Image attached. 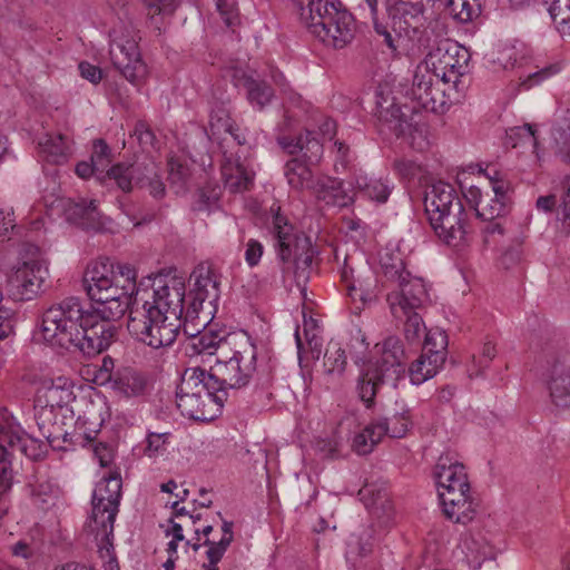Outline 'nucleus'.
<instances>
[{"label":"nucleus","mask_w":570,"mask_h":570,"mask_svg":"<svg viewBox=\"0 0 570 570\" xmlns=\"http://www.w3.org/2000/svg\"><path fill=\"white\" fill-rule=\"evenodd\" d=\"M106 382L115 393L126 399L142 396L148 389L147 375L130 366L109 373Z\"/></svg>","instance_id":"25"},{"label":"nucleus","mask_w":570,"mask_h":570,"mask_svg":"<svg viewBox=\"0 0 570 570\" xmlns=\"http://www.w3.org/2000/svg\"><path fill=\"white\" fill-rule=\"evenodd\" d=\"M65 215L68 222L82 229L98 230L102 226L96 200L69 202L65 207Z\"/></svg>","instance_id":"31"},{"label":"nucleus","mask_w":570,"mask_h":570,"mask_svg":"<svg viewBox=\"0 0 570 570\" xmlns=\"http://www.w3.org/2000/svg\"><path fill=\"white\" fill-rule=\"evenodd\" d=\"M220 198L219 187H204L197 193V198L193 204L195 212H210L217 207Z\"/></svg>","instance_id":"54"},{"label":"nucleus","mask_w":570,"mask_h":570,"mask_svg":"<svg viewBox=\"0 0 570 570\" xmlns=\"http://www.w3.org/2000/svg\"><path fill=\"white\" fill-rule=\"evenodd\" d=\"M439 3V7H443L461 23L472 21L480 12L479 0H442Z\"/></svg>","instance_id":"43"},{"label":"nucleus","mask_w":570,"mask_h":570,"mask_svg":"<svg viewBox=\"0 0 570 570\" xmlns=\"http://www.w3.org/2000/svg\"><path fill=\"white\" fill-rule=\"evenodd\" d=\"M301 22L325 46L343 49L356 32L353 14L340 0H298Z\"/></svg>","instance_id":"2"},{"label":"nucleus","mask_w":570,"mask_h":570,"mask_svg":"<svg viewBox=\"0 0 570 570\" xmlns=\"http://www.w3.org/2000/svg\"><path fill=\"white\" fill-rule=\"evenodd\" d=\"M347 364L345 351L338 343H330L324 355V368L327 376L341 377Z\"/></svg>","instance_id":"46"},{"label":"nucleus","mask_w":570,"mask_h":570,"mask_svg":"<svg viewBox=\"0 0 570 570\" xmlns=\"http://www.w3.org/2000/svg\"><path fill=\"white\" fill-rule=\"evenodd\" d=\"M220 278L218 269L209 262H203L194 268L190 275V279H194V287L188 294L186 322L200 320V314H203V325L208 324L209 316L216 309L220 297Z\"/></svg>","instance_id":"11"},{"label":"nucleus","mask_w":570,"mask_h":570,"mask_svg":"<svg viewBox=\"0 0 570 570\" xmlns=\"http://www.w3.org/2000/svg\"><path fill=\"white\" fill-rule=\"evenodd\" d=\"M96 315H88L81 301L67 297L50 306L42 315L41 331L43 338L52 345L70 352H80L91 357L108 348L105 333L110 327L105 323H96Z\"/></svg>","instance_id":"1"},{"label":"nucleus","mask_w":570,"mask_h":570,"mask_svg":"<svg viewBox=\"0 0 570 570\" xmlns=\"http://www.w3.org/2000/svg\"><path fill=\"white\" fill-rule=\"evenodd\" d=\"M546 385L556 407L570 409V352H559L549 362L544 373Z\"/></svg>","instance_id":"20"},{"label":"nucleus","mask_w":570,"mask_h":570,"mask_svg":"<svg viewBox=\"0 0 570 570\" xmlns=\"http://www.w3.org/2000/svg\"><path fill=\"white\" fill-rule=\"evenodd\" d=\"M222 531L223 537L219 541L216 542L212 541L210 539H205L204 541V546L208 548L206 551L208 562L203 563L204 570H219L217 564L234 540L232 521L224 520L222 524Z\"/></svg>","instance_id":"37"},{"label":"nucleus","mask_w":570,"mask_h":570,"mask_svg":"<svg viewBox=\"0 0 570 570\" xmlns=\"http://www.w3.org/2000/svg\"><path fill=\"white\" fill-rule=\"evenodd\" d=\"M448 459L441 458L435 469V479L438 484V491L456 488V487H466L468 474L465 472V466L459 462H450L448 464Z\"/></svg>","instance_id":"35"},{"label":"nucleus","mask_w":570,"mask_h":570,"mask_svg":"<svg viewBox=\"0 0 570 570\" xmlns=\"http://www.w3.org/2000/svg\"><path fill=\"white\" fill-rule=\"evenodd\" d=\"M381 267L387 281L399 285L410 277V272L405 269V264L399 254H386L381 257Z\"/></svg>","instance_id":"47"},{"label":"nucleus","mask_w":570,"mask_h":570,"mask_svg":"<svg viewBox=\"0 0 570 570\" xmlns=\"http://www.w3.org/2000/svg\"><path fill=\"white\" fill-rule=\"evenodd\" d=\"M75 399L71 383L66 377L43 382L35 399V409L59 411L61 416L72 414L69 403Z\"/></svg>","instance_id":"21"},{"label":"nucleus","mask_w":570,"mask_h":570,"mask_svg":"<svg viewBox=\"0 0 570 570\" xmlns=\"http://www.w3.org/2000/svg\"><path fill=\"white\" fill-rule=\"evenodd\" d=\"M405 360L402 341L396 336H389L382 344L381 357L363 366L357 379L356 391L367 409L374 405L375 397L383 385L392 382L395 386L405 371Z\"/></svg>","instance_id":"6"},{"label":"nucleus","mask_w":570,"mask_h":570,"mask_svg":"<svg viewBox=\"0 0 570 570\" xmlns=\"http://www.w3.org/2000/svg\"><path fill=\"white\" fill-rule=\"evenodd\" d=\"M497 356V345L492 341H487L483 344L481 354L478 360H475V365L479 366V372L476 375H482L485 367H488L489 363Z\"/></svg>","instance_id":"63"},{"label":"nucleus","mask_w":570,"mask_h":570,"mask_svg":"<svg viewBox=\"0 0 570 570\" xmlns=\"http://www.w3.org/2000/svg\"><path fill=\"white\" fill-rule=\"evenodd\" d=\"M278 145L291 155L302 154V160L307 165L320 164L323 157V145L313 131L306 130L297 138L278 137Z\"/></svg>","instance_id":"26"},{"label":"nucleus","mask_w":570,"mask_h":570,"mask_svg":"<svg viewBox=\"0 0 570 570\" xmlns=\"http://www.w3.org/2000/svg\"><path fill=\"white\" fill-rule=\"evenodd\" d=\"M131 305V299H116L115 302H107V304H97V307L94 311L88 309V315H96V322H94L92 326L96 323H105L110 327V331L104 334V336L110 334V337H108V347L115 341L117 335V327L111 323V321L120 318L127 311H130Z\"/></svg>","instance_id":"33"},{"label":"nucleus","mask_w":570,"mask_h":570,"mask_svg":"<svg viewBox=\"0 0 570 570\" xmlns=\"http://www.w3.org/2000/svg\"><path fill=\"white\" fill-rule=\"evenodd\" d=\"M6 444L12 452L18 451L31 460H38L43 454L35 439L21 436L0 423V494L10 489L12 481L10 452Z\"/></svg>","instance_id":"15"},{"label":"nucleus","mask_w":570,"mask_h":570,"mask_svg":"<svg viewBox=\"0 0 570 570\" xmlns=\"http://www.w3.org/2000/svg\"><path fill=\"white\" fill-rule=\"evenodd\" d=\"M83 286L90 299L96 304L131 299L127 292L118 287V284L112 283V264L108 261L95 262L88 266L83 276Z\"/></svg>","instance_id":"17"},{"label":"nucleus","mask_w":570,"mask_h":570,"mask_svg":"<svg viewBox=\"0 0 570 570\" xmlns=\"http://www.w3.org/2000/svg\"><path fill=\"white\" fill-rule=\"evenodd\" d=\"M377 431L373 423H370L361 433L356 434L353 440V449L360 455L368 454L373 448L382 440L376 438Z\"/></svg>","instance_id":"53"},{"label":"nucleus","mask_w":570,"mask_h":570,"mask_svg":"<svg viewBox=\"0 0 570 570\" xmlns=\"http://www.w3.org/2000/svg\"><path fill=\"white\" fill-rule=\"evenodd\" d=\"M445 517L456 523H466L473 518V502L470 498V484L439 491Z\"/></svg>","instance_id":"24"},{"label":"nucleus","mask_w":570,"mask_h":570,"mask_svg":"<svg viewBox=\"0 0 570 570\" xmlns=\"http://www.w3.org/2000/svg\"><path fill=\"white\" fill-rule=\"evenodd\" d=\"M148 13L155 14H171L178 7L179 0H142Z\"/></svg>","instance_id":"61"},{"label":"nucleus","mask_w":570,"mask_h":570,"mask_svg":"<svg viewBox=\"0 0 570 570\" xmlns=\"http://www.w3.org/2000/svg\"><path fill=\"white\" fill-rule=\"evenodd\" d=\"M380 119L384 121L387 129L396 137L403 136L410 127L405 115L400 106L393 104L390 108L380 112Z\"/></svg>","instance_id":"50"},{"label":"nucleus","mask_w":570,"mask_h":570,"mask_svg":"<svg viewBox=\"0 0 570 570\" xmlns=\"http://www.w3.org/2000/svg\"><path fill=\"white\" fill-rule=\"evenodd\" d=\"M91 160L101 169L104 177H108L106 168L110 163V148L104 139H96L92 146Z\"/></svg>","instance_id":"59"},{"label":"nucleus","mask_w":570,"mask_h":570,"mask_svg":"<svg viewBox=\"0 0 570 570\" xmlns=\"http://www.w3.org/2000/svg\"><path fill=\"white\" fill-rule=\"evenodd\" d=\"M393 167L402 178L406 179L414 178L421 171V166L416 161L405 158L396 159Z\"/></svg>","instance_id":"62"},{"label":"nucleus","mask_w":570,"mask_h":570,"mask_svg":"<svg viewBox=\"0 0 570 570\" xmlns=\"http://www.w3.org/2000/svg\"><path fill=\"white\" fill-rule=\"evenodd\" d=\"M236 342H223L216 363L210 368L214 384L218 385L219 393H227L228 389H240L247 385L253 374L258 371L256 366V347L245 340L239 348Z\"/></svg>","instance_id":"8"},{"label":"nucleus","mask_w":570,"mask_h":570,"mask_svg":"<svg viewBox=\"0 0 570 570\" xmlns=\"http://www.w3.org/2000/svg\"><path fill=\"white\" fill-rule=\"evenodd\" d=\"M471 53L451 39L440 40L426 55L425 65L434 72L438 82L448 86L452 100H463L469 87Z\"/></svg>","instance_id":"7"},{"label":"nucleus","mask_w":570,"mask_h":570,"mask_svg":"<svg viewBox=\"0 0 570 570\" xmlns=\"http://www.w3.org/2000/svg\"><path fill=\"white\" fill-rule=\"evenodd\" d=\"M228 393L215 395H176L177 407L181 415L195 420L207 422L216 419L227 400Z\"/></svg>","instance_id":"22"},{"label":"nucleus","mask_w":570,"mask_h":570,"mask_svg":"<svg viewBox=\"0 0 570 570\" xmlns=\"http://www.w3.org/2000/svg\"><path fill=\"white\" fill-rule=\"evenodd\" d=\"M269 233L274 239V247L277 257L282 264L284 274H293L296 283H306L309 278L311 266L315 256V249L311 238L297 227H295L288 218L279 212V207L274 210Z\"/></svg>","instance_id":"5"},{"label":"nucleus","mask_w":570,"mask_h":570,"mask_svg":"<svg viewBox=\"0 0 570 570\" xmlns=\"http://www.w3.org/2000/svg\"><path fill=\"white\" fill-rule=\"evenodd\" d=\"M186 287L181 278L171 277L168 281L158 278L154 282L151 301H144L141 305L164 312L173 317L175 322H181L186 315L185 308Z\"/></svg>","instance_id":"18"},{"label":"nucleus","mask_w":570,"mask_h":570,"mask_svg":"<svg viewBox=\"0 0 570 570\" xmlns=\"http://www.w3.org/2000/svg\"><path fill=\"white\" fill-rule=\"evenodd\" d=\"M139 39L138 31L131 24H121L110 32L109 55L112 66L136 87L141 86L148 75L139 50Z\"/></svg>","instance_id":"10"},{"label":"nucleus","mask_w":570,"mask_h":570,"mask_svg":"<svg viewBox=\"0 0 570 570\" xmlns=\"http://www.w3.org/2000/svg\"><path fill=\"white\" fill-rule=\"evenodd\" d=\"M101 425V420L96 419L91 422V413H85L76 422V429L79 431L77 434L82 440L91 442L96 439Z\"/></svg>","instance_id":"57"},{"label":"nucleus","mask_w":570,"mask_h":570,"mask_svg":"<svg viewBox=\"0 0 570 570\" xmlns=\"http://www.w3.org/2000/svg\"><path fill=\"white\" fill-rule=\"evenodd\" d=\"M530 48L519 39H509L501 48V67L514 69L528 66L530 60Z\"/></svg>","instance_id":"38"},{"label":"nucleus","mask_w":570,"mask_h":570,"mask_svg":"<svg viewBox=\"0 0 570 570\" xmlns=\"http://www.w3.org/2000/svg\"><path fill=\"white\" fill-rule=\"evenodd\" d=\"M410 96L421 108L440 114L444 112L451 105L462 101L452 100L448 95V86L438 82L436 76L428 66L423 69L419 67L415 70Z\"/></svg>","instance_id":"14"},{"label":"nucleus","mask_w":570,"mask_h":570,"mask_svg":"<svg viewBox=\"0 0 570 570\" xmlns=\"http://www.w3.org/2000/svg\"><path fill=\"white\" fill-rule=\"evenodd\" d=\"M243 85L248 102L258 110H263L274 98V89L265 80L248 76Z\"/></svg>","instance_id":"40"},{"label":"nucleus","mask_w":570,"mask_h":570,"mask_svg":"<svg viewBox=\"0 0 570 570\" xmlns=\"http://www.w3.org/2000/svg\"><path fill=\"white\" fill-rule=\"evenodd\" d=\"M372 551L371 535L365 532L363 535H353L347 543L346 557L353 560L357 557H366Z\"/></svg>","instance_id":"58"},{"label":"nucleus","mask_w":570,"mask_h":570,"mask_svg":"<svg viewBox=\"0 0 570 570\" xmlns=\"http://www.w3.org/2000/svg\"><path fill=\"white\" fill-rule=\"evenodd\" d=\"M470 173L476 170L478 175L485 176L491 185L494 193V197L491 199H483L478 187H470V202L474 203V210L478 219L482 223L480 232L483 238V246L485 248L497 247L495 234L499 232V169L495 166H487L483 169L479 165H470L468 167Z\"/></svg>","instance_id":"13"},{"label":"nucleus","mask_w":570,"mask_h":570,"mask_svg":"<svg viewBox=\"0 0 570 570\" xmlns=\"http://www.w3.org/2000/svg\"><path fill=\"white\" fill-rule=\"evenodd\" d=\"M402 321L404 322L403 333L406 342L410 345L420 346L421 337H425V333L429 332L421 313H407Z\"/></svg>","instance_id":"49"},{"label":"nucleus","mask_w":570,"mask_h":570,"mask_svg":"<svg viewBox=\"0 0 570 570\" xmlns=\"http://www.w3.org/2000/svg\"><path fill=\"white\" fill-rule=\"evenodd\" d=\"M225 186L232 193L248 190L254 183V173L239 158L225 157L222 164Z\"/></svg>","instance_id":"32"},{"label":"nucleus","mask_w":570,"mask_h":570,"mask_svg":"<svg viewBox=\"0 0 570 570\" xmlns=\"http://www.w3.org/2000/svg\"><path fill=\"white\" fill-rule=\"evenodd\" d=\"M264 253L263 245L256 239H249L246 244L245 261L250 266H256Z\"/></svg>","instance_id":"64"},{"label":"nucleus","mask_w":570,"mask_h":570,"mask_svg":"<svg viewBox=\"0 0 570 570\" xmlns=\"http://www.w3.org/2000/svg\"><path fill=\"white\" fill-rule=\"evenodd\" d=\"M424 212L440 240L450 246H459L465 239V210L454 187L438 181L424 191Z\"/></svg>","instance_id":"4"},{"label":"nucleus","mask_w":570,"mask_h":570,"mask_svg":"<svg viewBox=\"0 0 570 570\" xmlns=\"http://www.w3.org/2000/svg\"><path fill=\"white\" fill-rule=\"evenodd\" d=\"M137 272L129 264H112V283L127 292L128 295L137 293Z\"/></svg>","instance_id":"51"},{"label":"nucleus","mask_w":570,"mask_h":570,"mask_svg":"<svg viewBox=\"0 0 570 570\" xmlns=\"http://www.w3.org/2000/svg\"><path fill=\"white\" fill-rule=\"evenodd\" d=\"M40 153L46 160L51 164H62L67 161L69 147L62 135H47L43 141L39 142Z\"/></svg>","instance_id":"41"},{"label":"nucleus","mask_w":570,"mask_h":570,"mask_svg":"<svg viewBox=\"0 0 570 570\" xmlns=\"http://www.w3.org/2000/svg\"><path fill=\"white\" fill-rule=\"evenodd\" d=\"M397 286L399 291L391 292L386 298L395 320H403L407 313H421L430 303V295L422 278L410 275Z\"/></svg>","instance_id":"16"},{"label":"nucleus","mask_w":570,"mask_h":570,"mask_svg":"<svg viewBox=\"0 0 570 570\" xmlns=\"http://www.w3.org/2000/svg\"><path fill=\"white\" fill-rule=\"evenodd\" d=\"M372 423L377 431L376 438L386 435L393 439L404 438L413 424L411 410L405 405L394 410L390 415L374 420Z\"/></svg>","instance_id":"30"},{"label":"nucleus","mask_w":570,"mask_h":570,"mask_svg":"<svg viewBox=\"0 0 570 570\" xmlns=\"http://www.w3.org/2000/svg\"><path fill=\"white\" fill-rule=\"evenodd\" d=\"M373 275L370 273V277L365 281H361L357 277V283H351L346 288L347 295L352 298L353 302L357 299L363 304L371 302L374 298L373 292Z\"/></svg>","instance_id":"56"},{"label":"nucleus","mask_w":570,"mask_h":570,"mask_svg":"<svg viewBox=\"0 0 570 570\" xmlns=\"http://www.w3.org/2000/svg\"><path fill=\"white\" fill-rule=\"evenodd\" d=\"M558 200L559 219L564 226H567V232L570 233V175L561 183V193L559 197L554 194L540 196L537 199L535 206L539 210L550 213L557 207Z\"/></svg>","instance_id":"34"},{"label":"nucleus","mask_w":570,"mask_h":570,"mask_svg":"<svg viewBox=\"0 0 570 570\" xmlns=\"http://www.w3.org/2000/svg\"><path fill=\"white\" fill-rule=\"evenodd\" d=\"M371 509V514L375 518L380 525L387 527L394 515L393 505L386 495H381L379 493L377 498L373 500Z\"/></svg>","instance_id":"55"},{"label":"nucleus","mask_w":570,"mask_h":570,"mask_svg":"<svg viewBox=\"0 0 570 570\" xmlns=\"http://www.w3.org/2000/svg\"><path fill=\"white\" fill-rule=\"evenodd\" d=\"M35 419L39 435L47 440L52 448H60L58 443H72L73 435L68 432V425L72 422V414L61 416L59 411L35 409Z\"/></svg>","instance_id":"23"},{"label":"nucleus","mask_w":570,"mask_h":570,"mask_svg":"<svg viewBox=\"0 0 570 570\" xmlns=\"http://www.w3.org/2000/svg\"><path fill=\"white\" fill-rule=\"evenodd\" d=\"M181 322H175L171 316L157 308L153 311L140 305L135 298L129 311L127 328L138 342L154 348L171 346L178 334Z\"/></svg>","instance_id":"9"},{"label":"nucleus","mask_w":570,"mask_h":570,"mask_svg":"<svg viewBox=\"0 0 570 570\" xmlns=\"http://www.w3.org/2000/svg\"><path fill=\"white\" fill-rule=\"evenodd\" d=\"M154 165L144 163H118L109 168L107 175L109 179L116 181L117 186L125 193L132 189L134 185L142 184L148 180L150 194L155 198H161L165 195V185L156 178Z\"/></svg>","instance_id":"19"},{"label":"nucleus","mask_w":570,"mask_h":570,"mask_svg":"<svg viewBox=\"0 0 570 570\" xmlns=\"http://www.w3.org/2000/svg\"><path fill=\"white\" fill-rule=\"evenodd\" d=\"M556 154L563 163L570 164V128H557L553 134Z\"/></svg>","instance_id":"60"},{"label":"nucleus","mask_w":570,"mask_h":570,"mask_svg":"<svg viewBox=\"0 0 570 570\" xmlns=\"http://www.w3.org/2000/svg\"><path fill=\"white\" fill-rule=\"evenodd\" d=\"M213 382V377L206 370L200 367L187 368L176 389V395L194 394L199 397V395L218 394V385Z\"/></svg>","instance_id":"28"},{"label":"nucleus","mask_w":570,"mask_h":570,"mask_svg":"<svg viewBox=\"0 0 570 570\" xmlns=\"http://www.w3.org/2000/svg\"><path fill=\"white\" fill-rule=\"evenodd\" d=\"M313 191L318 200L330 206L347 207L354 203V194L345 189L344 183L338 178L318 179Z\"/></svg>","instance_id":"29"},{"label":"nucleus","mask_w":570,"mask_h":570,"mask_svg":"<svg viewBox=\"0 0 570 570\" xmlns=\"http://www.w3.org/2000/svg\"><path fill=\"white\" fill-rule=\"evenodd\" d=\"M284 175L287 184L295 190L313 189L316 184L311 170V165H307L297 157L286 161Z\"/></svg>","instance_id":"36"},{"label":"nucleus","mask_w":570,"mask_h":570,"mask_svg":"<svg viewBox=\"0 0 570 570\" xmlns=\"http://www.w3.org/2000/svg\"><path fill=\"white\" fill-rule=\"evenodd\" d=\"M558 31L570 36V0H542Z\"/></svg>","instance_id":"44"},{"label":"nucleus","mask_w":570,"mask_h":570,"mask_svg":"<svg viewBox=\"0 0 570 570\" xmlns=\"http://www.w3.org/2000/svg\"><path fill=\"white\" fill-rule=\"evenodd\" d=\"M47 276L48 267L40 257L39 247L26 244L22 262L18 263L8 277V292L14 301H30L39 293Z\"/></svg>","instance_id":"12"},{"label":"nucleus","mask_w":570,"mask_h":570,"mask_svg":"<svg viewBox=\"0 0 570 570\" xmlns=\"http://www.w3.org/2000/svg\"><path fill=\"white\" fill-rule=\"evenodd\" d=\"M443 365L440 354L432 357L422 352L409 368L410 380L413 384L420 385L435 376Z\"/></svg>","instance_id":"39"},{"label":"nucleus","mask_w":570,"mask_h":570,"mask_svg":"<svg viewBox=\"0 0 570 570\" xmlns=\"http://www.w3.org/2000/svg\"><path fill=\"white\" fill-rule=\"evenodd\" d=\"M448 335L440 328H431L425 333L422 352L428 356L440 354L441 362L446 360Z\"/></svg>","instance_id":"48"},{"label":"nucleus","mask_w":570,"mask_h":570,"mask_svg":"<svg viewBox=\"0 0 570 570\" xmlns=\"http://www.w3.org/2000/svg\"><path fill=\"white\" fill-rule=\"evenodd\" d=\"M537 70L530 72L525 78H523L519 83V90H530L531 88L541 85L543 81L550 79L560 72L561 66L560 63H549L544 67L535 66Z\"/></svg>","instance_id":"52"},{"label":"nucleus","mask_w":570,"mask_h":570,"mask_svg":"<svg viewBox=\"0 0 570 570\" xmlns=\"http://www.w3.org/2000/svg\"><path fill=\"white\" fill-rule=\"evenodd\" d=\"M189 322L185 321L184 324V333L189 336V343L187 345V350H190V355L194 354H209V355H218L220 350V344L223 342H233L235 337L232 336H220L218 333L206 330V325H203V318L199 322V325L203 326V331L196 330V332L188 331Z\"/></svg>","instance_id":"27"},{"label":"nucleus","mask_w":570,"mask_h":570,"mask_svg":"<svg viewBox=\"0 0 570 570\" xmlns=\"http://www.w3.org/2000/svg\"><path fill=\"white\" fill-rule=\"evenodd\" d=\"M122 481L118 471L97 483L91 498V514L86 523L87 531L94 535L102 558H108V569L117 567L114 552V523L119 511Z\"/></svg>","instance_id":"3"},{"label":"nucleus","mask_w":570,"mask_h":570,"mask_svg":"<svg viewBox=\"0 0 570 570\" xmlns=\"http://www.w3.org/2000/svg\"><path fill=\"white\" fill-rule=\"evenodd\" d=\"M357 190L371 200L385 203L391 194L392 187L386 180L358 176L355 180Z\"/></svg>","instance_id":"42"},{"label":"nucleus","mask_w":570,"mask_h":570,"mask_svg":"<svg viewBox=\"0 0 570 570\" xmlns=\"http://www.w3.org/2000/svg\"><path fill=\"white\" fill-rule=\"evenodd\" d=\"M525 145L531 146L533 151L538 147L535 130L532 125L525 124L509 128L505 131L504 146L507 148H518Z\"/></svg>","instance_id":"45"}]
</instances>
